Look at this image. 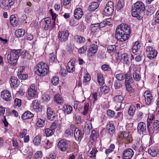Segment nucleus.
Here are the masks:
<instances>
[{
  "instance_id": "obj_1",
  "label": "nucleus",
  "mask_w": 159,
  "mask_h": 159,
  "mask_svg": "<svg viewBox=\"0 0 159 159\" xmlns=\"http://www.w3.org/2000/svg\"><path fill=\"white\" fill-rule=\"evenodd\" d=\"M144 4L141 2L139 1L134 4L132 7V14L134 17H137L139 20L143 18V15L145 10Z\"/></svg>"
},
{
  "instance_id": "obj_2",
  "label": "nucleus",
  "mask_w": 159,
  "mask_h": 159,
  "mask_svg": "<svg viewBox=\"0 0 159 159\" xmlns=\"http://www.w3.org/2000/svg\"><path fill=\"white\" fill-rule=\"evenodd\" d=\"M20 55V49H12L8 53L7 58L8 62L13 66L17 63V60Z\"/></svg>"
},
{
  "instance_id": "obj_3",
  "label": "nucleus",
  "mask_w": 159,
  "mask_h": 159,
  "mask_svg": "<svg viewBox=\"0 0 159 159\" xmlns=\"http://www.w3.org/2000/svg\"><path fill=\"white\" fill-rule=\"evenodd\" d=\"M35 73L37 75L43 76L48 74L49 68L47 64L41 62L37 65Z\"/></svg>"
},
{
  "instance_id": "obj_4",
  "label": "nucleus",
  "mask_w": 159,
  "mask_h": 159,
  "mask_svg": "<svg viewBox=\"0 0 159 159\" xmlns=\"http://www.w3.org/2000/svg\"><path fill=\"white\" fill-rule=\"evenodd\" d=\"M121 30V31L125 34V35L127 37L128 39L131 32V29L130 27L128 24L122 23L117 26Z\"/></svg>"
},
{
  "instance_id": "obj_5",
  "label": "nucleus",
  "mask_w": 159,
  "mask_h": 159,
  "mask_svg": "<svg viewBox=\"0 0 159 159\" xmlns=\"http://www.w3.org/2000/svg\"><path fill=\"white\" fill-rule=\"evenodd\" d=\"M69 32L68 30L59 31L58 33V38L61 43H65L68 39Z\"/></svg>"
},
{
  "instance_id": "obj_6",
  "label": "nucleus",
  "mask_w": 159,
  "mask_h": 159,
  "mask_svg": "<svg viewBox=\"0 0 159 159\" xmlns=\"http://www.w3.org/2000/svg\"><path fill=\"white\" fill-rule=\"evenodd\" d=\"M113 2L112 1L108 2L104 9L103 14L105 16L111 15L114 11Z\"/></svg>"
},
{
  "instance_id": "obj_7",
  "label": "nucleus",
  "mask_w": 159,
  "mask_h": 159,
  "mask_svg": "<svg viewBox=\"0 0 159 159\" xmlns=\"http://www.w3.org/2000/svg\"><path fill=\"white\" fill-rule=\"evenodd\" d=\"M14 0H0V6L4 10H8L14 3Z\"/></svg>"
},
{
  "instance_id": "obj_8",
  "label": "nucleus",
  "mask_w": 159,
  "mask_h": 159,
  "mask_svg": "<svg viewBox=\"0 0 159 159\" xmlns=\"http://www.w3.org/2000/svg\"><path fill=\"white\" fill-rule=\"evenodd\" d=\"M115 37L116 39L120 41H124L128 39L127 37L125 35V34L121 31L118 27H116Z\"/></svg>"
},
{
  "instance_id": "obj_9",
  "label": "nucleus",
  "mask_w": 159,
  "mask_h": 159,
  "mask_svg": "<svg viewBox=\"0 0 159 159\" xmlns=\"http://www.w3.org/2000/svg\"><path fill=\"white\" fill-rule=\"evenodd\" d=\"M69 141L65 139L61 140L57 143L58 149L62 152L66 151L69 146Z\"/></svg>"
},
{
  "instance_id": "obj_10",
  "label": "nucleus",
  "mask_w": 159,
  "mask_h": 159,
  "mask_svg": "<svg viewBox=\"0 0 159 159\" xmlns=\"http://www.w3.org/2000/svg\"><path fill=\"white\" fill-rule=\"evenodd\" d=\"M51 24V20L48 17L42 20L40 22V26L45 30H47L49 28Z\"/></svg>"
},
{
  "instance_id": "obj_11",
  "label": "nucleus",
  "mask_w": 159,
  "mask_h": 159,
  "mask_svg": "<svg viewBox=\"0 0 159 159\" xmlns=\"http://www.w3.org/2000/svg\"><path fill=\"white\" fill-rule=\"evenodd\" d=\"M134 154V152L132 149L128 148L123 151L121 157L123 159H131Z\"/></svg>"
},
{
  "instance_id": "obj_12",
  "label": "nucleus",
  "mask_w": 159,
  "mask_h": 159,
  "mask_svg": "<svg viewBox=\"0 0 159 159\" xmlns=\"http://www.w3.org/2000/svg\"><path fill=\"white\" fill-rule=\"evenodd\" d=\"M1 96L2 99L7 102L10 101L12 99L11 93L8 90H3L1 92Z\"/></svg>"
},
{
  "instance_id": "obj_13",
  "label": "nucleus",
  "mask_w": 159,
  "mask_h": 159,
  "mask_svg": "<svg viewBox=\"0 0 159 159\" xmlns=\"http://www.w3.org/2000/svg\"><path fill=\"white\" fill-rule=\"evenodd\" d=\"M119 138L124 140L127 143H130L132 141L131 137L129 135L127 131L121 133L119 135Z\"/></svg>"
},
{
  "instance_id": "obj_14",
  "label": "nucleus",
  "mask_w": 159,
  "mask_h": 159,
  "mask_svg": "<svg viewBox=\"0 0 159 159\" xmlns=\"http://www.w3.org/2000/svg\"><path fill=\"white\" fill-rule=\"evenodd\" d=\"M89 106V104L88 103L85 102L84 104V107H79L78 108V110L83 115L86 116L88 113Z\"/></svg>"
},
{
  "instance_id": "obj_15",
  "label": "nucleus",
  "mask_w": 159,
  "mask_h": 159,
  "mask_svg": "<svg viewBox=\"0 0 159 159\" xmlns=\"http://www.w3.org/2000/svg\"><path fill=\"white\" fill-rule=\"evenodd\" d=\"M107 133L111 136H112L115 133V128L113 124L111 123L108 124L106 128Z\"/></svg>"
},
{
  "instance_id": "obj_16",
  "label": "nucleus",
  "mask_w": 159,
  "mask_h": 159,
  "mask_svg": "<svg viewBox=\"0 0 159 159\" xmlns=\"http://www.w3.org/2000/svg\"><path fill=\"white\" fill-rule=\"evenodd\" d=\"M75 61V58L70 60L67 63V66L66 67L67 70L69 72H72L75 70L74 63Z\"/></svg>"
},
{
  "instance_id": "obj_17",
  "label": "nucleus",
  "mask_w": 159,
  "mask_h": 159,
  "mask_svg": "<svg viewBox=\"0 0 159 159\" xmlns=\"http://www.w3.org/2000/svg\"><path fill=\"white\" fill-rule=\"evenodd\" d=\"M34 109L36 111L41 112L42 111L43 107L37 100H35L32 102Z\"/></svg>"
},
{
  "instance_id": "obj_18",
  "label": "nucleus",
  "mask_w": 159,
  "mask_h": 159,
  "mask_svg": "<svg viewBox=\"0 0 159 159\" xmlns=\"http://www.w3.org/2000/svg\"><path fill=\"white\" fill-rule=\"evenodd\" d=\"M83 15V11L81 8L78 7L76 8L74 12V16L75 18L77 20L80 19Z\"/></svg>"
},
{
  "instance_id": "obj_19",
  "label": "nucleus",
  "mask_w": 159,
  "mask_h": 159,
  "mask_svg": "<svg viewBox=\"0 0 159 159\" xmlns=\"http://www.w3.org/2000/svg\"><path fill=\"white\" fill-rule=\"evenodd\" d=\"M47 118L50 120H53L56 117V115L55 112L50 107H48L47 111Z\"/></svg>"
},
{
  "instance_id": "obj_20",
  "label": "nucleus",
  "mask_w": 159,
  "mask_h": 159,
  "mask_svg": "<svg viewBox=\"0 0 159 159\" xmlns=\"http://www.w3.org/2000/svg\"><path fill=\"white\" fill-rule=\"evenodd\" d=\"M83 135L84 133L81 132L80 129L78 128L75 129L74 133V135L75 139L78 141L80 140L83 137Z\"/></svg>"
},
{
  "instance_id": "obj_21",
  "label": "nucleus",
  "mask_w": 159,
  "mask_h": 159,
  "mask_svg": "<svg viewBox=\"0 0 159 159\" xmlns=\"http://www.w3.org/2000/svg\"><path fill=\"white\" fill-rule=\"evenodd\" d=\"M145 101L147 105H149L151 102L152 99V94L149 91H146L144 93Z\"/></svg>"
},
{
  "instance_id": "obj_22",
  "label": "nucleus",
  "mask_w": 159,
  "mask_h": 159,
  "mask_svg": "<svg viewBox=\"0 0 159 159\" xmlns=\"http://www.w3.org/2000/svg\"><path fill=\"white\" fill-rule=\"evenodd\" d=\"M146 125L143 122H140L138 125V132L140 134H143V132L146 131Z\"/></svg>"
},
{
  "instance_id": "obj_23",
  "label": "nucleus",
  "mask_w": 159,
  "mask_h": 159,
  "mask_svg": "<svg viewBox=\"0 0 159 159\" xmlns=\"http://www.w3.org/2000/svg\"><path fill=\"white\" fill-rule=\"evenodd\" d=\"M10 20L11 24L14 27L17 26L19 24V18L16 17L14 15L11 16L10 18Z\"/></svg>"
},
{
  "instance_id": "obj_24",
  "label": "nucleus",
  "mask_w": 159,
  "mask_h": 159,
  "mask_svg": "<svg viewBox=\"0 0 159 159\" xmlns=\"http://www.w3.org/2000/svg\"><path fill=\"white\" fill-rule=\"evenodd\" d=\"M28 95L31 97H34L37 95V91L34 85H31L28 90Z\"/></svg>"
},
{
  "instance_id": "obj_25",
  "label": "nucleus",
  "mask_w": 159,
  "mask_h": 159,
  "mask_svg": "<svg viewBox=\"0 0 159 159\" xmlns=\"http://www.w3.org/2000/svg\"><path fill=\"white\" fill-rule=\"evenodd\" d=\"M159 149L158 147H153L148 150V153L152 157H155L157 156L159 152Z\"/></svg>"
},
{
  "instance_id": "obj_26",
  "label": "nucleus",
  "mask_w": 159,
  "mask_h": 159,
  "mask_svg": "<svg viewBox=\"0 0 159 159\" xmlns=\"http://www.w3.org/2000/svg\"><path fill=\"white\" fill-rule=\"evenodd\" d=\"M11 81L12 85L14 89L17 88L19 85L20 81L18 78L15 76L12 77L11 78Z\"/></svg>"
},
{
  "instance_id": "obj_27",
  "label": "nucleus",
  "mask_w": 159,
  "mask_h": 159,
  "mask_svg": "<svg viewBox=\"0 0 159 159\" xmlns=\"http://www.w3.org/2000/svg\"><path fill=\"white\" fill-rule=\"evenodd\" d=\"M63 109L65 114L68 115L70 114L72 111V107L69 105L65 104L63 107Z\"/></svg>"
},
{
  "instance_id": "obj_28",
  "label": "nucleus",
  "mask_w": 159,
  "mask_h": 159,
  "mask_svg": "<svg viewBox=\"0 0 159 159\" xmlns=\"http://www.w3.org/2000/svg\"><path fill=\"white\" fill-rule=\"evenodd\" d=\"M25 34V31L23 29H19L16 30L15 32V34L17 37H23Z\"/></svg>"
},
{
  "instance_id": "obj_29",
  "label": "nucleus",
  "mask_w": 159,
  "mask_h": 159,
  "mask_svg": "<svg viewBox=\"0 0 159 159\" xmlns=\"http://www.w3.org/2000/svg\"><path fill=\"white\" fill-rule=\"evenodd\" d=\"M34 114L29 111L25 112L22 115L21 118L23 120L31 118L34 116Z\"/></svg>"
},
{
  "instance_id": "obj_30",
  "label": "nucleus",
  "mask_w": 159,
  "mask_h": 159,
  "mask_svg": "<svg viewBox=\"0 0 159 159\" xmlns=\"http://www.w3.org/2000/svg\"><path fill=\"white\" fill-rule=\"evenodd\" d=\"M140 47V45L139 41H137L135 42L132 47V52L133 53H136L139 49Z\"/></svg>"
},
{
  "instance_id": "obj_31",
  "label": "nucleus",
  "mask_w": 159,
  "mask_h": 159,
  "mask_svg": "<svg viewBox=\"0 0 159 159\" xmlns=\"http://www.w3.org/2000/svg\"><path fill=\"white\" fill-rule=\"evenodd\" d=\"M90 29L91 32L94 33L100 30L98 23L91 24L90 25Z\"/></svg>"
},
{
  "instance_id": "obj_32",
  "label": "nucleus",
  "mask_w": 159,
  "mask_h": 159,
  "mask_svg": "<svg viewBox=\"0 0 159 159\" xmlns=\"http://www.w3.org/2000/svg\"><path fill=\"white\" fill-rule=\"evenodd\" d=\"M97 50V46L94 44H92L89 48L88 52L91 56L96 53Z\"/></svg>"
},
{
  "instance_id": "obj_33",
  "label": "nucleus",
  "mask_w": 159,
  "mask_h": 159,
  "mask_svg": "<svg viewBox=\"0 0 159 159\" xmlns=\"http://www.w3.org/2000/svg\"><path fill=\"white\" fill-rule=\"evenodd\" d=\"M125 84H132L134 81L131 75L128 73L125 74Z\"/></svg>"
},
{
  "instance_id": "obj_34",
  "label": "nucleus",
  "mask_w": 159,
  "mask_h": 159,
  "mask_svg": "<svg viewBox=\"0 0 159 159\" xmlns=\"http://www.w3.org/2000/svg\"><path fill=\"white\" fill-rule=\"evenodd\" d=\"M99 7L98 2H92L89 7V10L90 11H94L96 10Z\"/></svg>"
},
{
  "instance_id": "obj_35",
  "label": "nucleus",
  "mask_w": 159,
  "mask_h": 159,
  "mask_svg": "<svg viewBox=\"0 0 159 159\" xmlns=\"http://www.w3.org/2000/svg\"><path fill=\"white\" fill-rule=\"evenodd\" d=\"M54 101L58 104H61L63 102L61 96L59 94H56L55 95Z\"/></svg>"
},
{
  "instance_id": "obj_36",
  "label": "nucleus",
  "mask_w": 159,
  "mask_h": 159,
  "mask_svg": "<svg viewBox=\"0 0 159 159\" xmlns=\"http://www.w3.org/2000/svg\"><path fill=\"white\" fill-rule=\"evenodd\" d=\"M75 40L76 42L80 44L84 43L85 42V38L81 36H77L75 38Z\"/></svg>"
},
{
  "instance_id": "obj_37",
  "label": "nucleus",
  "mask_w": 159,
  "mask_h": 159,
  "mask_svg": "<svg viewBox=\"0 0 159 159\" xmlns=\"http://www.w3.org/2000/svg\"><path fill=\"white\" fill-rule=\"evenodd\" d=\"M124 96L122 95H117L114 97V100L116 102H121L124 99Z\"/></svg>"
},
{
  "instance_id": "obj_38",
  "label": "nucleus",
  "mask_w": 159,
  "mask_h": 159,
  "mask_svg": "<svg viewBox=\"0 0 159 159\" xmlns=\"http://www.w3.org/2000/svg\"><path fill=\"white\" fill-rule=\"evenodd\" d=\"M41 137L40 136H37L35 137L33 141L34 144L36 146L39 145L41 143Z\"/></svg>"
},
{
  "instance_id": "obj_39",
  "label": "nucleus",
  "mask_w": 159,
  "mask_h": 159,
  "mask_svg": "<svg viewBox=\"0 0 159 159\" xmlns=\"http://www.w3.org/2000/svg\"><path fill=\"white\" fill-rule=\"evenodd\" d=\"M57 56L56 53H52L49 56V60L51 62H53L57 60Z\"/></svg>"
},
{
  "instance_id": "obj_40",
  "label": "nucleus",
  "mask_w": 159,
  "mask_h": 159,
  "mask_svg": "<svg viewBox=\"0 0 159 159\" xmlns=\"http://www.w3.org/2000/svg\"><path fill=\"white\" fill-rule=\"evenodd\" d=\"M135 107L134 105H130L129 108L128 113L131 116H132L134 114L135 110Z\"/></svg>"
},
{
  "instance_id": "obj_41",
  "label": "nucleus",
  "mask_w": 159,
  "mask_h": 159,
  "mask_svg": "<svg viewBox=\"0 0 159 159\" xmlns=\"http://www.w3.org/2000/svg\"><path fill=\"white\" fill-rule=\"evenodd\" d=\"M92 126L91 124L86 123L85 124L84 129L85 132L89 134L90 131L92 129Z\"/></svg>"
},
{
  "instance_id": "obj_42",
  "label": "nucleus",
  "mask_w": 159,
  "mask_h": 159,
  "mask_svg": "<svg viewBox=\"0 0 159 159\" xmlns=\"http://www.w3.org/2000/svg\"><path fill=\"white\" fill-rule=\"evenodd\" d=\"M122 60L125 64H128L129 63V57L128 54L126 53L124 54L121 56Z\"/></svg>"
},
{
  "instance_id": "obj_43",
  "label": "nucleus",
  "mask_w": 159,
  "mask_h": 159,
  "mask_svg": "<svg viewBox=\"0 0 159 159\" xmlns=\"http://www.w3.org/2000/svg\"><path fill=\"white\" fill-rule=\"evenodd\" d=\"M100 89L102 92L104 94L108 93L109 91V88L108 86H104L100 87Z\"/></svg>"
},
{
  "instance_id": "obj_44",
  "label": "nucleus",
  "mask_w": 159,
  "mask_h": 159,
  "mask_svg": "<svg viewBox=\"0 0 159 159\" xmlns=\"http://www.w3.org/2000/svg\"><path fill=\"white\" fill-rule=\"evenodd\" d=\"M124 6V3L123 0H119L117 5V9L120 10Z\"/></svg>"
},
{
  "instance_id": "obj_45",
  "label": "nucleus",
  "mask_w": 159,
  "mask_h": 159,
  "mask_svg": "<svg viewBox=\"0 0 159 159\" xmlns=\"http://www.w3.org/2000/svg\"><path fill=\"white\" fill-rule=\"evenodd\" d=\"M133 76L134 79L136 81H139L140 80V75L136 71H134L133 73Z\"/></svg>"
},
{
  "instance_id": "obj_46",
  "label": "nucleus",
  "mask_w": 159,
  "mask_h": 159,
  "mask_svg": "<svg viewBox=\"0 0 159 159\" xmlns=\"http://www.w3.org/2000/svg\"><path fill=\"white\" fill-rule=\"evenodd\" d=\"M125 74L123 73L118 74L116 75V77L118 81L122 80L125 79Z\"/></svg>"
},
{
  "instance_id": "obj_47",
  "label": "nucleus",
  "mask_w": 159,
  "mask_h": 159,
  "mask_svg": "<svg viewBox=\"0 0 159 159\" xmlns=\"http://www.w3.org/2000/svg\"><path fill=\"white\" fill-rule=\"evenodd\" d=\"M116 47L114 45H110L107 48L108 52L110 53H112L116 50Z\"/></svg>"
},
{
  "instance_id": "obj_48",
  "label": "nucleus",
  "mask_w": 159,
  "mask_h": 159,
  "mask_svg": "<svg viewBox=\"0 0 159 159\" xmlns=\"http://www.w3.org/2000/svg\"><path fill=\"white\" fill-rule=\"evenodd\" d=\"M14 106L15 107H20L21 105V100L20 99L18 98H16L14 100Z\"/></svg>"
},
{
  "instance_id": "obj_49",
  "label": "nucleus",
  "mask_w": 159,
  "mask_h": 159,
  "mask_svg": "<svg viewBox=\"0 0 159 159\" xmlns=\"http://www.w3.org/2000/svg\"><path fill=\"white\" fill-rule=\"evenodd\" d=\"M87 50V45H85L79 49L78 50L79 53L81 54H84L86 52Z\"/></svg>"
},
{
  "instance_id": "obj_50",
  "label": "nucleus",
  "mask_w": 159,
  "mask_h": 159,
  "mask_svg": "<svg viewBox=\"0 0 159 159\" xmlns=\"http://www.w3.org/2000/svg\"><path fill=\"white\" fill-rule=\"evenodd\" d=\"M45 120L41 119H38L36 123V125L38 127H42L45 125Z\"/></svg>"
},
{
  "instance_id": "obj_51",
  "label": "nucleus",
  "mask_w": 159,
  "mask_h": 159,
  "mask_svg": "<svg viewBox=\"0 0 159 159\" xmlns=\"http://www.w3.org/2000/svg\"><path fill=\"white\" fill-rule=\"evenodd\" d=\"M59 78L58 76H54L51 80V82L54 85H56L59 83Z\"/></svg>"
},
{
  "instance_id": "obj_52",
  "label": "nucleus",
  "mask_w": 159,
  "mask_h": 159,
  "mask_svg": "<svg viewBox=\"0 0 159 159\" xmlns=\"http://www.w3.org/2000/svg\"><path fill=\"white\" fill-rule=\"evenodd\" d=\"M19 78L20 80H25L28 77V75L27 74H18Z\"/></svg>"
},
{
  "instance_id": "obj_53",
  "label": "nucleus",
  "mask_w": 159,
  "mask_h": 159,
  "mask_svg": "<svg viewBox=\"0 0 159 159\" xmlns=\"http://www.w3.org/2000/svg\"><path fill=\"white\" fill-rule=\"evenodd\" d=\"M114 85L115 89H118L122 87L121 83L118 80L115 81Z\"/></svg>"
},
{
  "instance_id": "obj_54",
  "label": "nucleus",
  "mask_w": 159,
  "mask_h": 159,
  "mask_svg": "<svg viewBox=\"0 0 159 159\" xmlns=\"http://www.w3.org/2000/svg\"><path fill=\"white\" fill-rule=\"evenodd\" d=\"M152 126L154 130H159V120H156L154 121Z\"/></svg>"
},
{
  "instance_id": "obj_55",
  "label": "nucleus",
  "mask_w": 159,
  "mask_h": 159,
  "mask_svg": "<svg viewBox=\"0 0 159 159\" xmlns=\"http://www.w3.org/2000/svg\"><path fill=\"white\" fill-rule=\"evenodd\" d=\"M45 133L47 136H50L53 134V130L49 128H47L45 129Z\"/></svg>"
},
{
  "instance_id": "obj_56",
  "label": "nucleus",
  "mask_w": 159,
  "mask_h": 159,
  "mask_svg": "<svg viewBox=\"0 0 159 159\" xmlns=\"http://www.w3.org/2000/svg\"><path fill=\"white\" fill-rule=\"evenodd\" d=\"M43 156L42 152L41 151H38L34 154L35 159L41 158Z\"/></svg>"
},
{
  "instance_id": "obj_57",
  "label": "nucleus",
  "mask_w": 159,
  "mask_h": 159,
  "mask_svg": "<svg viewBox=\"0 0 159 159\" xmlns=\"http://www.w3.org/2000/svg\"><path fill=\"white\" fill-rule=\"evenodd\" d=\"M152 120H150L149 119H148L147 121L148 129L149 133L150 134H152L154 132L153 131H152L151 129L149 128V126L150 125L151 123Z\"/></svg>"
},
{
  "instance_id": "obj_58",
  "label": "nucleus",
  "mask_w": 159,
  "mask_h": 159,
  "mask_svg": "<svg viewBox=\"0 0 159 159\" xmlns=\"http://www.w3.org/2000/svg\"><path fill=\"white\" fill-rule=\"evenodd\" d=\"M96 134V132L94 130L92 131L91 134L90 135V141L91 143H93L94 141L95 136Z\"/></svg>"
},
{
  "instance_id": "obj_59",
  "label": "nucleus",
  "mask_w": 159,
  "mask_h": 159,
  "mask_svg": "<svg viewBox=\"0 0 159 159\" xmlns=\"http://www.w3.org/2000/svg\"><path fill=\"white\" fill-rule=\"evenodd\" d=\"M114 148V145L113 144H111L109 148L106 150L105 152L106 154H107L109 153L110 152H112L113 151Z\"/></svg>"
},
{
  "instance_id": "obj_60",
  "label": "nucleus",
  "mask_w": 159,
  "mask_h": 159,
  "mask_svg": "<svg viewBox=\"0 0 159 159\" xmlns=\"http://www.w3.org/2000/svg\"><path fill=\"white\" fill-rule=\"evenodd\" d=\"M33 9L32 7H25L24 9V12L26 13L29 14L33 11Z\"/></svg>"
},
{
  "instance_id": "obj_61",
  "label": "nucleus",
  "mask_w": 159,
  "mask_h": 159,
  "mask_svg": "<svg viewBox=\"0 0 159 159\" xmlns=\"http://www.w3.org/2000/svg\"><path fill=\"white\" fill-rule=\"evenodd\" d=\"M130 84H125L126 89L128 91L130 92H134V89L130 85Z\"/></svg>"
},
{
  "instance_id": "obj_62",
  "label": "nucleus",
  "mask_w": 159,
  "mask_h": 159,
  "mask_svg": "<svg viewBox=\"0 0 159 159\" xmlns=\"http://www.w3.org/2000/svg\"><path fill=\"white\" fill-rule=\"evenodd\" d=\"M101 68L105 71H109L111 70V68L109 67V66L107 64L103 65L101 66Z\"/></svg>"
},
{
  "instance_id": "obj_63",
  "label": "nucleus",
  "mask_w": 159,
  "mask_h": 159,
  "mask_svg": "<svg viewBox=\"0 0 159 159\" xmlns=\"http://www.w3.org/2000/svg\"><path fill=\"white\" fill-rule=\"evenodd\" d=\"M107 114L108 116L111 118L115 116V112L111 110H108L107 111Z\"/></svg>"
},
{
  "instance_id": "obj_64",
  "label": "nucleus",
  "mask_w": 159,
  "mask_h": 159,
  "mask_svg": "<svg viewBox=\"0 0 159 159\" xmlns=\"http://www.w3.org/2000/svg\"><path fill=\"white\" fill-rule=\"evenodd\" d=\"M50 99V96L47 93H44L43 96V99L44 101L48 102Z\"/></svg>"
}]
</instances>
